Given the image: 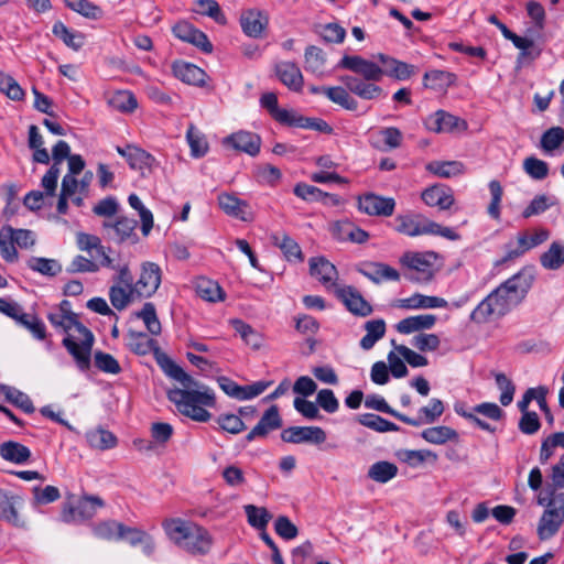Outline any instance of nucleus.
I'll return each instance as SVG.
<instances>
[{
    "mask_svg": "<svg viewBox=\"0 0 564 564\" xmlns=\"http://www.w3.org/2000/svg\"><path fill=\"white\" fill-rule=\"evenodd\" d=\"M165 373L181 382L183 388H174L167 391V399L175 405L177 411L196 422H208L212 413L205 408H213L216 404L214 391L196 381L184 369L172 360L164 366Z\"/></svg>",
    "mask_w": 564,
    "mask_h": 564,
    "instance_id": "1",
    "label": "nucleus"
},
{
    "mask_svg": "<svg viewBox=\"0 0 564 564\" xmlns=\"http://www.w3.org/2000/svg\"><path fill=\"white\" fill-rule=\"evenodd\" d=\"M46 317L55 329L67 334L63 338L62 345L75 359L78 368L80 370L89 369L95 343L93 332L79 322L77 314L66 315L50 311Z\"/></svg>",
    "mask_w": 564,
    "mask_h": 564,
    "instance_id": "2",
    "label": "nucleus"
},
{
    "mask_svg": "<svg viewBox=\"0 0 564 564\" xmlns=\"http://www.w3.org/2000/svg\"><path fill=\"white\" fill-rule=\"evenodd\" d=\"M395 231L409 237L433 235L441 236L452 241L460 238V235L452 228L443 227L421 214L399 215L395 217Z\"/></svg>",
    "mask_w": 564,
    "mask_h": 564,
    "instance_id": "3",
    "label": "nucleus"
},
{
    "mask_svg": "<svg viewBox=\"0 0 564 564\" xmlns=\"http://www.w3.org/2000/svg\"><path fill=\"white\" fill-rule=\"evenodd\" d=\"M551 232L546 228H534L518 232L516 241H509L506 246V253L500 263H507L521 258L529 250L541 246L549 240Z\"/></svg>",
    "mask_w": 564,
    "mask_h": 564,
    "instance_id": "4",
    "label": "nucleus"
},
{
    "mask_svg": "<svg viewBox=\"0 0 564 564\" xmlns=\"http://www.w3.org/2000/svg\"><path fill=\"white\" fill-rule=\"evenodd\" d=\"M514 306L517 305L510 302L508 295L501 292L500 286H498L474 308L470 319L479 324L486 323L490 317L506 315Z\"/></svg>",
    "mask_w": 564,
    "mask_h": 564,
    "instance_id": "5",
    "label": "nucleus"
},
{
    "mask_svg": "<svg viewBox=\"0 0 564 564\" xmlns=\"http://www.w3.org/2000/svg\"><path fill=\"white\" fill-rule=\"evenodd\" d=\"M376 61H367L360 56H344L338 67L350 70H413V66L404 62L397 61L388 55L378 54L373 56Z\"/></svg>",
    "mask_w": 564,
    "mask_h": 564,
    "instance_id": "6",
    "label": "nucleus"
},
{
    "mask_svg": "<svg viewBox=\"0 0 564 564\" xmlns=\"http://www.w3.org/2000/svg\"><path fill=\"white\" fill-rule=\"evenodd\" d=\"M105 502L98 496H84L76 506L67 502L64 505L61 518L64 522H77L91 519L98 509L102 508Z\"/></svg>",
    "mask_w": 564,
    "mask_h": 564,
    "instance_id": "7",
    "label": "nucleus"
},
{
    "mask_svg": "<svg viewBox=\"0 0 564 564\" xmlns=\"http://www.w3.org/2000/svg\"><path fill=\"white\" fill-rule=\"evenodd\" d=\"M382 73H354L352 75H345L343 77L344 84L347 88L364 99L377 98L381 89L376 85L380 80Z\"/></svg>",
    "mask_w": 564,
    "mask_h": 564,
    "instance_id": "8",
    "label": "nucleus"
},
{
    "mask_svg": "<svg viewBox=\"0 0 564 564\" xmlns=\"http://www.w3.org/2000/svg\"><path fill=\"white\" fill-rule=\"evenodd\" d=\"M137 226L135 219L126 216H119L116 220L106 219L101 225L109 239L118 243L129 242L132 245L139 241L135 232Z\"/></svg>",
    "mask_w": 564,
    "mask_h": 564,
    "instance_id": "9",
    "label": "nucleus"
},
{
    "mask_svg": "<svg viewBox=\"0 0 564 564\" xmlns=\"http://www.w3.org/2000/svg\"><path fill=\"white\" fill-rule=\"evenodd\" d=\"M162 282V270L154 262H143L141 264L140 276L134 283L137 297H151L160 288Z\"/></svg>",
    "mask_w": 564,
    "mask_h": 564,
    "instance_id": "10",
    "label": "nucleus"
},
{
    "mask_svg": "<svg viewBox=\"0 0 564 564\" xmlns=\"http://www.w3.org/2000/svg\"><path fill=\"white\" fill-rule=\"evenodd\" d=\"M358 209L369 216L390 217L395 209V199L375 193L358 196Z\"/></svg>",
    "mask_w": 564,
    "mask_h": 564,
    "instance_id": "11",
    "label": "nucleus"
},
{
    "mask_svg": "<svg viewBox=\"0 0 564 564\" xmlns=\"http://www.w3.org/2000/svg\"><path fill=\"white\" fill-rule=\"evenodd\" d=\"M214 540L208 530L193 523L182 542L181 549L192 555L203 556L210 552Z\"/></svg>",
    "mask_w": 564,
    "mask_h": 564,
    "instance_id": "12",
    "label": "nucleus"
},
{
    "mask_svg": "<svg viewBox=\"0 0 564 564\" xmlns=\"http://www.w3.org/2000/svg\"><path fill=\"white\" fill-rule=\"evenodd\" d=\"M424 124L427 130L435 133H449L455 131H464L467 129V122L445 110H437L430 115Z\"/></svg>",
    "mask_w": 564,
    "mask_h": 564,
    "instance_id": "13",
    "label": "nucleus"
},
{
    "mask_svg": "<svg viewBox=\"0 0 564 564\" xmlns=\"http://www.w3.org/2000/svg\"><path fill=\"white\" fill-rule=\"evenodd\" d=\"M261 143L259 134L246 130L234 132L223 140V145L247 153L250 156H257L260 153Z\"/></svg>",
    "mask_w": 564,
    "mask_h": 564,
    "instance_id": "14",
    "label": "nucleus"
},
{
    "mask_svg": "<svg viewBox=\"0 0 564 564\" xmlns=\"http://www.w3.org/2000/svg\"><path fill=\"white\" fill-rule=\"evenodd\" d=\"M532 283L533 276L522 270L513 274L499 286L500 291L508 295L510 302L519 305L527 296L532 286Z\"/></svg>",
    "mask_w": 564,
    "mask_h": 564,
    "instance_id": "15",
    "label": "nucleus"
},
{
    "mask_svg": "<svg viewBox=\"0 0 564 564\" xmlns=\"http://www.w3.org/2000/svg\"><path fill=\"white\" fill-rule=\"evenodd\" d=\"M335 294L354 315L366 317L373 311L371 304L354 286L336 288Z\"/></svg>",
    "mask_w": 564,
    "mask_h": 564,
    "instance_id": "16",
    "label": "nucleus"
},
{
    "mask_svg": "<svg viewBox=\"0 0 564 564\" xmlns=\"http://www.w3.org/2000/svg\"><path fill=\"white\" fill-rule=\"evenodd\" d=\"M558 502L553 498L547 508L544 510L539 524H538V535L540 540H549L554 536L560 528L562 527L564 516L563 511L560 508L555 507V503Z\"/></svg>",
    "mask_w": 564,
    "mask_h": 564,
    "instance_id": "17",
    "label": "nucleus"
},
{
    "mask_svg": "<svg viewBox=\"0 0 564 564\" xmlns=\"http://www.w3.org/2000/svg\"><path fill=\"white\" fill-rule=\"evenodd\" d=\"M281 438L293 444H322L326 441V433L319 426H292L282 431Z\"/></svg>",
    "mask_w": 564,
    "mask_h": 564,
    "instance_id": "18",
    "label": "nucleus"
},
{
    "mask_svg": "<svg viewBox=\"0 0 564 564\" xmlns=\"http://www.w3.org/2000/svg\"><path fill=\"white\" fill-rule=\"evenodd\" d=\"M310 273L313 278L326 290H336L338 271L336 267L324 257L311 258L310 259Z\"/></svg>",
    "mask_w": 564,
    "mask_h": 564,
    "instance_id": "19",
    "label": "nucleus"
},
{
    "mask_svg": "<svg viewBox=\"0 0 564 564\" xmlns=\"http://www.w3.org/2000/svg\"><path fill=\"white\" fill-rule=\"evenodd\" d=\"M172 32L177 39L188 42L206 53L213 51V44L207 35L186 20H181L175 23L172 28Z\"/></svg>",
    "mask_w": 564,
    "mask_h": 564,
    "instance_id": "20",
    "label": "nucleus"
},
{
    "mask_svg": "<svg viewBox=\"0 0 564 564\" xmlns=\"http://www.w3.org/2000/svg\"><path fill=\"white\" fill-rule=\"evenodd\" d=\"M357 271L376 284L400 280L398 270L383 262H364L357 268Z\"/></svg>",
    "mask_w": 564,
    "mask_h": 564,
    "instance_id": "21",
    "label": "nucleus"
},
{
    "mask_svg": "<svg viewBox=\"0 0 564 564\" xmlns=\"http://www.w3.org/2000/svg\"><path fill=\"white\" fill-rule=\"evenodd\" d=\"M220 209L228 216L235 217L242 221L251 220L249 204L247 200L238 198L234 194L221 193L217 197Z\"/></svg>",
    "mask_w": 564,
    "mask_h": 564,
    "instance_id": "22",
    "label": "nucleus"
},
{
    "mask_svg": "<svg viewBox=\"0 0 564 564\" xmlns=\"http://www.w3.org/2000/svg\"><path fill=\"white\" fill-rule=\"evenodd\" d=\"M282 426V419L276 405H271L262 415L258 424L246 435L247 442L258 437H265L271 431Z\"/></svg>",
    "mask_w": 564,
    "mask_h": 564,
    "instance_id": "23",
    "label": "nucleus"
},
{
    "mask_svg": "<svg viewBox=\"0 0 564 564\" xmlns=\"http://www.w3.org/2000/svg\"><path fill=\"white\" fill-rule=\"evenodd\" d=\"M239 22L247 36L257 39L268 25V17L260 10L248 9L241 12Z\"/></svg>",
    "mask_w": 564,
    "mask_h": 564,
    "instance_id": "24",
    "label": "nucleus"
},
{
    "mask_svg": "<svg viewBox=\"0 0 564 564\" xmlns=\"http://www.w3.org/2000/svg\"><path fill=\"white\" fill-rule=\"evenodd\" d=\"M21 503V497L0 489V520L14 527H22L23 521L20 519L18 511Z\"/></svg>",
    "mask_w": 564,
    "mask_h": 564,
    "instance_id": "25",
    "label": "nucleus"
},
{
    "mask_svg": "<svg viewBox=\"0 0 564 564\" xmlns=\"http://www.w3.org/2000/svg\"><path fill=\"white\" fill-rule=\"evenodd\" d=\"M422 200L430 207L446 210L454 204L453 191L445 185H434L422 192Z\"/></svg>",
    "mask_w": 564,
    "mask_h": 564,
    "instance_id": "26",
    "label": "nucleus"
},
{
    "mask_svg": "<svg viewBox=\"0 0 564 564\" xmlns=\"http://www.w3.org/2000/svg\"><path fill=\"white\" fill-rule=\"evenodd\" d=\"M431 258H436V253L433 251L425 253L408 251L401 256L400 263L410 270L422 273L426 278H431L433 275Z\"/></svg>",
    "mask_w": 564,
    "mask_h": 564,
    "instance_id": "27",
    "label": "nucleus"
},
{
    "mask_svg": "<svg viewBox=\"0 0 564 564\" xmlns=\"http://www.w3.org/2000/svg\"><path fill=\"white\" fill-rule=\"evenodd\" d=\"M11 318L18 325L28 329L35 339L44 340L46 338V326L43 321L34 314L25 313L20 304H18L14 316H11Z\"/></svg>",
    "mask_w": 564,
    "mask_h": 564,
    "instance_id": "28",
    "label": "nucleus"
},
{
    "mask_svg": "<svg viewBox=\"0 0 564 564\" xmlns=\"http://www.w3.org/2000/svg\"><path fill=\"white\" fill-rule=\"evenodd\" d=\"M117 152L127 160L132 170L150 169L154 162V158L149 152L135 145L118 147Z\"/></svg>",
    "mask_w": 564,
    "mask_h": 564,
    "instance_id": "29",
    "label": "nucleus"
},
{
    "mask_svg": "<svg viewBox=\"0 0 564 564\" xmlns=\"http://www.w3.org/2000/svg\"><path fill=\"white\" fill-rule=\"evenodd\" d=\"M398 306L406 310L446 307L447 301L438 296H429L415 293L410 297L400 299Z\"/></svg>",
    "mask_w": 564,
    "mask_h": 564,
    "instance_id": "30",
    "label": "nucleus"
},
{
    "mask_svg": "<svg viewBox=\"0 0 564 564\" xmlns=\"http://www.w3.org/2000/svg\"><path fill=\"white\" fill-rule=\"evenodd\" d=\"M436 316L433 314H423L416 316H410L401 319L397 325L395 329L400 334H411L414 332H421L431 329L436 323Z\"/></svg>",
    "mask_w": 564,
    "mask_h": 564,
    "instance_id": "31",
    "label": "nucleus"
},
{
    "mask_svg": "<svg viewBox=\"0 0 564 564\" xmlns=\"http://www.w3.org/2000/svg\"><path fill=\"white\" fill-rule=\"evenodd\" d=\"M0 456L7 462L22 465L29 462L32 454L30 448L25 445L14 441H8L0 445Z\"/></svg>",
    "mask_w": 564,
    "mask_h": 564,
    "instance_id": "32",
    "label": "nucleus"
},
{
    "mask_svg": "<svg viewBox=\"0 0 564 564\" xmlns=\"http://www.w3.org/2000/svg\"><path fill=\"white\" fill-rule=\"evenodd\" d=\"M540 263L545 270L561 269L564 265V241H553L540 256Z\"/></svg>",
    "mask_w": 564,
    "mask_h": 564,
    "instance_id": "33",
    "label": "nucleus"
},
{
    "mask_svg": "<svg viewBox=\"0 0 564 564\" xmlns=\"http://www.w3.org/2000/svg\"><path fill=\"white\" fill-rule=\"evenodd\" d=\"M193 523L194 522L186 521L181 518H171L165 519L162 522V528L169 539L181 547L182 542Z\"/></svg>",
    "mask_w": 564,
    "mask_h": 564,
    "instance_id": "34",
    "label": "nucleus"
},
{
    "mask_svg": "<svg viewBox=\"0 0 564 564\" xmlns=\"http://www.w3.org/2000/svg\"><path fill=\"white\" fill-rule=\"evenodd\" d=\"M444 403L442 400L433 398L430 400L429 405L422 406L419 410L417 417H410L411 421L416 422L410 424L411 426H420L422 424L434 423L444 413Z\"/></svg>",
    "mask_w": 564,
    "mask_h": 564,
    "instance_id": "35",
    "label": "nucleus"
},
{
    "mask_svg": "<svg viewBox=\"0 0 564 564\" xmlns=\"http://www.w3.org/2000/svg\"><path fill=\"white\" fill-rule=\"evenodd\" d=\"M366 335L360 339V347L371 349L386 334V322L382 318L371 319L365 324Z\"/></svg>",
    "mask_w": 564,
    "mask_h": 564,
    "instance_id": "36",
    "label": "nucleus"
},
{
    "mask_svg": "<svg viewBox=\"0 0 564 564\" xmlns=\"http://www.w3.org/2000/svg\"><path fill=\"white\" fill-rule=\"evenodd\" d=\"M398 475V466L388 460H379L368 469V478L376 482L386 484Z\"/></svg>",
    "mask_w": 564,
    "mask_h": 564,
    "instance_id": "37",
    "label": "nucleus"
},
{
    "mask_svg": "<svg viewBox=\"0 0 564 564\" xmlns=\"http://www.w3.org/2000/svg\"><path fill=\"white\" fill-rule=\"evenodd\" d=\"M186 140L193 158H203L208 152V142L205 135L194 126V123L188 124Z\"/></svg>",
    "mask_w": 564,
    "mask_h": 564,
    "instance_id": "38",
    "label": "nucleus"
},
{
    "mask_svg": "<svg viewBox=\"0 0 564 564\" xmlns=\"http://www.w3.org/2000/svg\"><path fill=\"white\" fill-rule=\"evenodd\" d=\"M421 436L423 440L431 444L442 445L448 441H456L458 438L457 432L448 426H433L422 431Z\"/></svg>",
    "mask_w": 564,
    "mask_h": 564,
    "instance_id": "39",
    "label": "nucleus"
},
{
    "mask_svg": "<svg viewBox=\"0 0 564 564\" xmlns=\"http://www.w3.org/2000/svg\"><path fill=\"white\" fill-rule=\"evenodd\" d=\"M14 245L13 228L9 225L3 226L0 229V254L4 261L18 260L19 253Z\"/></svg>",
    "mask_w": 564,
    "mask_h": 564,
    "instance_id": "40",
    "label": "nucleus"
},
{
    "mask_svg": "<svg viewBox=\"0 0 564 564\" xmlns=\"http://www.w3.org/2000/svg\"><path fill=\"white\" fill-rule=\"evenodd\" d=\"M197 295L207 302H218L225 299V293L220 285L209 279H199L196 283Z\"/></svg>",
    "mask_w": 564,
    "mask_h": 564,
    "instance_id": "41",
    "label": "nucleus"
},
{
    "mask_svg": "<svg viewBox=\"0 0 564 564\" xmlns=\"http://www.w3.org/2000/svg\"><path fill=\"white\" fill-rule=\"evenodd\" d=\"M137 297L133 288H127L120 284H113L109 290V299L112 306L119 311L126 308L131 301Z\"/></svg>",
    "mask_w": 564,
    "mask_h": 564,
    "instance_id": "42",
    "label": "nucleus"
},
{
    "mask_svg": "<svg viewBox=\"0 0 564 564\" xmlns=\"http://www.w3.org/2000/svg\"><path fill=\"white\" fill-rule=\"evenodd\" d=\"M273 242L276 247H279L282 252L284 253L285 258L289 261L295 260V261H302L303 260V253L299 246V243L292 239L290 236L282 234V235H274L273 236Z\"/></svg>",
    "mask_w": 564,
    "mask_h": 564,
    "instance_id": "43",
    "label": "nucleus"
},
{
    "mask_svg": "<svg viewBox=\"0 0 564 564\" xmlns=\"http://www.w3.org/2000/svg\"><path fill=\"white\" fill-rule=\"evenodd\" d=\"M134 316L143 321L150 334L158 336L161 334L162 327L156 315V310L153 303L147 302L143 304L141 311L135 312Z\"/></svg>",
    "mask_w": 564,
    "mask_h": 564,
    "instance_id": "44",
    "label": "nucleus"
},
{
    "mask_svg": "<svg viewBox=\"0 0 564 564\" xmlns=\"http://www.w3.org/2000/svg\"><path fill=\"white\" fill-rule=\"evenodd\" d=\"M426 170L440 177H453L463 173V164L458 161H433Z\"/></svg>",
    "mask_w": 564,
    "mask_h": 564,
    "instance_id": "45",
    "label": "nucleus"
},
{
    "mask_svg": "<svg viewBox=\"0 0 564 564\" xmlns=\"http://www.w3.org/2000/svg\"><path fill=\"white\" fill-rule=\"evenodd\" d=\"M87 442L93 448L106 451L117 445V437L107 430L98 429L87 433Z\"/></svg>",
    "mask_w": 564,
    "mask_h": 564,
    "instance_id": "46",
    "label": "nucleus"
},
{
    "mask_svg": "<svg viewBox=\"0 0 564 564\" xmlns=\"http://www.w3.org/2000/svg\"><path fill=\"white\" fill-rule=\"evenodd\" d=\"M28 267L46 276H55L62 272V265L56 260L42 257H31Z\"/></svg>",
    "mask_w": 564,
    "mask_h": 564,
    "instance_id": "47",
    "label": "nucleus"
},
{
    "mask_svg": "<svg viewBox=\"0 0 564 564\" xmlns=\"http://www.w3.org/2000/svg\"><path fill=\"white\" fill-rule=\"evenodd\" d=\"M455 73H424L423 83L426 88L442 93L455 82Z\"/></svg>",
    "mask_w": 564,
    "mask_h": 564,
    "instance_id": "48",
    "label": "nucleus"
},
{
    "mask_svg": "<svg viewBox=\"0 0 564 564\" xmlns=\"http://www.w3.org/2000/svg\"><path fill=\"white\" fill-rule=\"evenodd\" d=\"M365 405L369 409H373V410L390 414L405 424H415L416 423V422L411 421L410 416H406V415L393 410L387 403V401L380 395H377V394L368 395L365 401Z\"/></svg>",
    "mask_w": 564,
    "mask_h": 564,
    "instance_id": "49",
    "label": "nucleus"
},
{
    "mask_svg": "<svg viewBox=\"0 0 564 564\" xmlns=\"http://www.w3.org/2000/svg\"><path fill=\"white\" fill-rule=\"evenodd\" d=\"M197 8L193 9V12L212 18L216 23L225 25L227 19L223 13L219 4L215 0H197Z\"/></svg>",
    "mask_w": 564,
    "mask_h": 564,
    "instance_id": "50",
    "label": "nucleus"
},
{
    "mask_svg": "<svg viewBox=\"0 0 564 564\" xmlns=\"http://www.w3.org/2000/svg\"><path fill=\"white\" fill-rule=\"evenodd\" d=\"M129 205L139 213L141 219V231L147 237L153 228V215L150 209L145 208L139 196L134 193L128 197Z\"/></svg>",
    "mask_w": 564,
    "mask_h": 564,
    "instance_id": "51",
    "label": "nucleus"
},
{
    "mask_svg": "<svg viewBox=\"0 0 564 564\" xmlns=\"http://www.w3.org/2000/svg\"><path fill=\"white\" fill-rule=\"evenodd\" d=\"M53 34L59 37L67 46L78 50L84 45V36L72 32L63 22L57 21L53 25Z\"/></svg>",
    "mask_w": 564,
    "mask_h": 564,
    "instance_id": "52",
    "label": "nucleus"
},
{
    "mask_svg": "<svg viewBox=\"0 0 564 564\" xmlns=\"http://www.w3.org/2000/svg\"><path fill=\"white\" fill-rule=\"evenodd\" d=\"M358 422L371 430H375L377 432H395L399 431V426L395 425L393 422H390L380 415L372 414V413H366L361 414L358 417Z\"/></svg>",
    "mask_w": 564,
    "mask_h": 564,
    "instance_id": "53",
    "label": "nucleus"
},
{
    "mask_svg": "<svg viewBox=\"0 0 564 564\" xmlns=\"http://www.w3.org/2000/svg\"><path fill=\"white\" fill-rule=\"evenodd\" d=\"M123 523L115 520L101 521L94 525L93 533L96 538L107 541L119 540V531Z\"/></svg>",
    "mask_w": 564,
    "mask_h": 564,
    "instance_id": "54",
    "label": "nucleus"
},
{
    "mask_svg": "<svg viewBox=\"0 0 564 564\" xmlns=\"http://www.w3.org/2000/svg\"><path fill=\"white\" fill-rule=\"evenodd\" d=\"M65 6L88 19H99L101 9L88 0H64Z\"/></svg>",
    "mask_w": 564,
    "mask_h": 564,
    "instance_id": "55",
    "label": "nucleus"
},
{
    "mask_svg": "<svg viewBox=\"0 0 564 564\" xmlns=\"http://www.w3.org/2000/svg\"><path fill=\"white\" fill-rule=\"evenodd\" d=\"M154 345V340L148 338V336L143 333H134L130 332L128 335L127 346L130 351L144 356L149 354Z\"/></svg>",
    "mask_w": 564,
    "mask_h": 564,
    "instance_id": "56",
    "label": "nucleus"
},
{
    "mask_svg": "<svg viewBox=\"0 0 564 564\" xmlns=\"http://www.w3.org/2000/svg\"><path fill=\"white\" fill-rule=\"evenodd\" d=\"M248 522L251 527L262 530L264 529L270 519L271 514L263 507H256L253 505H247L243 507Z\"/></svg>",
    "mask_w": 564,
    "mask_h": 564,
    "instance_id": "57",
    "label": "nucleus"
},
{
    "mask_svg": "<svg viewBox=\"0 0 564 564\" xmlns=\"http://www.w3.org/2000/svg\"><path fill=\"white\" fill-rule=\"evenodd\" d=\"M109 104L117 110L122 112H132L138 102L134 95L128 90H119L109 99Z\"/></svg>",
    "mask_w": 564,
    "mask_h": 564,
    "instance_id": "58",
    "label": "nucleus"
},
{
    "mask_svg": "<svg viewBox=\"0 0 564 564\" xmlns=\"http://www.w3.org/2000/svg\"><path fill=\"white\" fill-rule=\"evenodd\" d=\"M4 397L6 399L24 411L25 413H33L34 412V405L32 400L29 398L28 394L21 392L20 390L11 387H4Z\"/></svg>",
    "mask_w": 564,
    "mask_h": 564,
    "instance_id": "59",
    "label": "nucleus"
},
{
    "mask_svg": "<svg viewBox=\"0 0 564 564\" xmlns=\"http://www.w3.org/2000/svg\"><path fill=\"white\" fill-rule=\"evenodd\" d=\"M231 323L235 330L241 336L247 345L254 349H258L261 346V336L249 324H246L241 319H234Z\"/></svg>",
    "mask_w": 564,
    "mask_h": 564,
    "instance_id": "60",
    "label": "nucleus"
},
{
    "mask_svg": "<svg viewBox=\"0 0 564 564\" xmlns=\"http://www.w3.org/2000/svg\"><path fill=\"white\" fill-rule=\"evenodd\" d=\"M509 41H511L513 45L521 51L519 59H534L541 53V51L535 46L534 41L532 39L519 36L516 33H513Z\"/></svg>",
    "mask_w": 564,
    "mask_h": 564,
    "instance_id": "61",
    "label": "nucleus"
},
{
    "mask_svg": "<svg viewBox=\"0 0 564 564\" xmlns=\"http://www.w3.org/2000/svg\"><path fill=\"white\" fill-rule=\"evenodd\" d=\"M494 377L496 380V384L498 389L501 391L500 394V403L503 406L509 405L512 400L516 392V386L513 382L502 372H494Z\"/></svg>",
    "mask_w": 564,
    "mask_h": 564,
    "instance_id": "62",
    "label": "nucleus"
},
{
    "mask_svg": "<svg viewBox=\"0 0 564 564\" xmlns=\"http://www.w3.org/2000/svg\"><path fill=\"white\" fill-rule=\"evenodd\" d=\"M325 93L333 102L348 110L357 109V101L343 87H329L325 89Z\"/></svg>",
    "mask_w": 564,
    "mask_h": 564,
    "instance_id": "63",
    "label": "nucleus"
},
{
    "mask_svg": "<svg viewBox=\"0 0 564 564\" xmlns=\"http://www.w3.org/2000/svg\"><path fill=\"white\" fill-rule=\"evenodd\" d=\"M564 141V129L561 127H553L546 130L541 138V147L545 151H553L557 149Z\"/></svg>",
    "mask_w": 564,
    "mask_h": 564,
    "instance_id": "64",
    "label": "nucleus"
}]
</instances>
